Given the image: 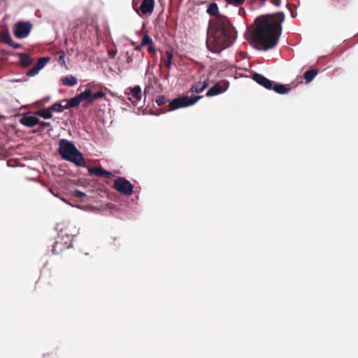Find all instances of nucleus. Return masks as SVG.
Segmentation results:
<instances>
[{"mask_svg": "<svg viewBox=\"0 0 358 358\" xmlns=\"http://www.w3.org/2000/svg\"><path fill=\"white\" fill-rule=\"evenodd\" d=\"M285 20L282 12L267 14L257 17L251 26L249 40L255 48L266 51L273 48L282 34V24Z\"/></svg>", "mask_w": 358, "mask_h": 358, "instance_id": "1", "label": "nucleus"}, {"mask_svg": "<svg viewBox=\"0 0 358 358\" xmlns=\"http://www.w3.org/2000/svg\"><path fill=\"white\" fill-rule=\"evenodd\" d=\"M236 36V31L229 19L225 16H217L209 22L206 45L212 52H220L230 47Z\"/></svg>", "mask_w": 358, "mask_h": 358, "instance_id": "2", "label": "nucleus"}, {"mask_svg": "<svg viewBox=\"0 0 358 358\" xmlns=\"http://www.w3.org/2000/svg\"><path fill=\"white\" fill-rule=\"evenodd\" d=\"M58 152L62 158L77 166H85V161L83 154L77 149L74 143L66 139L59 141Z\"/></svg>", "mask_w": 358, "mask_h": 358, "instance_id": "3", "label": "nucleus"}, {"mask_svg": "<svg viewBox=\"0 0 358 358\" xmlns=\"http://www.w3.org/2000/svg\"><path fill=\"white\" fill-rule=\"evenodd\" d=\"M65 233L66 231L61 230V234H58V237L52 246V253L59 255L64 250L72 247V241H70V236Z\"/></svg>", "mask_w": 358, "mask_h": 358, "instance_id": "4", "label": "nucleus"}, {"mask_svg": "<svg viewBox=\"0 0 358 358\" xmlns=\"http://www.w3.org/2000/svg\"><path fill=\"white\" fill-rule=\"evenodd\" d=\"M202 96H195L193 97H189L187 96H180L174 99L169 103V108L171 110H176L182 107H187L192 106L196 103Z\"/></svg>", "mask_w": 358, "mask_h": 358, "instance_id": "5", "label": "nucleus"}, {"mask_svg": "<svg viewBox=\"0 0 358 358\" xmlns=\"http://www.w3.org/2000/svg\"><path fill=\"white\" fill-rule=\"evenodd\" d=\"M113 187L116 191L125 196H129L133 193V185L123 177H117L114 180Z\"/></svg>", "mask_w": 358, "mask_h": 358, "instance_id": "6", "label": "nucleus"}, {"mask_svg": "<svg viewBox=\"0 0 358 358\" xmlns=\"http://www.w3.org/2000/svg\"><path fill=\"white\" fill-rule=\"evenodd\" d=\"M32 28V25L29 22L20 21L17 22L13 27L14 35L17 38H24L29 36Z\"/></svg>", "mask_w": 358, "mask_h": 358, "instance_id": "7", "label": "nucleus"}, {"mask_svg": "<svg viewBox=\"0 0 358 358\" xmlns=\"http://www.w3.org/2000/svg\"><path fill=\"white\" fill-rule=\"evenodd\" d=\"M125 94H127V99L136 106L142 98L141 88L138 85L127 89Z\"/></svg>", "mask_w": 358, "mask_h": 358, "instance_id": "8", "label": "nucleus"}, {"mask_svg": "<svg viewBox=\"0 0 358 358\" xmlns=\"http://www.w3.org/2000/svg\"><path fill=\"white\" fill-rule=\"evenodd\" d=\"M229 83L226 80H221L215 84L206 92L207 96H213L224 92L229 87Z\"/></svg>", "mask_w": 358, "mask_h": 358, "instance_id": "9", "label": "nucleus"}, {"mask_svg": "<svg viewBox=\"0 0 358 358\" xmlns=\"http://www.w3.org/2000/svg\"><path fill=\"white\" fill-rule=\"evenodd\" d=\"M90 99V88L87 87L85 90L78 94L77 96L70 99L68 101V106L71 108L76 107L80 104L83 101H87Z\"/></svg>", "mask_w": 358, "mask_h": 358, "instance_id": "10", "label": "nucleus"}, {"mask_svg": "<svg viewBox=\"0 0 358 358\" xmlns=\"http://www.w3.org/2000/svg\"><path fill=\"white\" fill-rule=\"evenodd\" d=\"M57 229L59 231V234H61V230L66 231L65 234H67L68 236H70V241H71L73 240V237L78 234L76 227L70 222H62L58 224Z\"/></svg>", "mask_w": 358, "mask_h": 358, "instance_id": "11", "label": "nucleus"}, {"mask_svg": "<svg viewBox=\"0 0 358 358\" xmlns=\"http://www.w3.org/2000/svg\"><path fill=\"white\" fill-rule=\"evenodd\" d=\"M252 79L259 85L264 87L266 89L272 90L273 82L264 77L263 75L255 73L252 75Z\"/></svg>", "mask_w": 358, "mask_h": 358, "instance_id": "12", "label": "nucleus"}, {"mask_svg": "<svg viewBox=\"0 0 358 358\" xmlns=\"http://www.w3.org/2000/svg\"><path fill=\"white\" fill-rule=\"evenodd\" d=\"M0 41L8 44L15 49L20 48L21 46L20 44L16 43L13 41L8 30H3L0 32Z\"/></svg>", "mask_w": 358, "mask_h": 358, "instance_id": "13", "label": "nucleus"}, {"mask_svg": "<svg viewBox=\"0 0 358 358\" xmlns=\"http://www.w3.org/2000/svg\"><path fill=\"white\" fill-rule=\"evenodd\" d=\"M94 175L99 178H104L110 179L114 176V175L102 167H93L91 166V176Z\"/></svg>", "mask_w": 358, "mask_h": 358, "instance_id": "14", "label": "nucleus"}, {"mask_svg": "<svg viewBox=\"0 0 358 358\" xmlns=\"http://www.w3.org/2000/svg\"><path fill=\"white\" fill-rule=\"evenodd\" d=\"M20 122L28 127H32L39 122V119L33 115H24L20 120Z\"/></svg>", "mask_w": 358, "mask_h": 358, "instance_id": "15", "label": "nucleus"}, {"mask_svg": "<svg viewBox=\"0 0 358 358\" xmlns=\"http://www.w3.org/2000/svg\"><path fill=\"white\" fill-rule=\"evenodd\" d=\"M155 1L154 0H143L141 5L139 8L142 14L146 15L151 13L154 9Z\"/></svg>", "mask_w": 358, "mask_h": 358, "instance_id": "16", "label": "nucleus"}, {"mask_svg": "<svg viewBox=\"0 0 358 358\" xmlns=\"http://www.w3.org/2000/svg\"><path fill=\"white\" fill-rule=\"evenodd\" d=\"M101 98L106 99V94L103 92V88H101L99 91H96L95 87L91 85V103Z\"/></svg>", "mask_w": 358, "mask_h": 358, "instance_id": "17", "label": "nucleus"}, {"mask_svg": "<svg viewBox=\"0 0 358 358\" xmlns=\"http://www.w3.org/2000/svg\"><path fill=\"white\" fill-rule=\"evenodd\" d=\"M31 57L26 53L20 54V62L23 67H27L32 63Z\"/></svg>", "mask_w": 358, "mask_h": 358, "instance_id": "18", "label": "nucleus"}, {"mask_svg": "<svg viewBox=\"0 0 358 358\" xmlns=\"http://www.w3.org/2000/svg\"><path fill=\"white\" fill-rule=\"evenodd\" d=\"M88 192L86 187H83V189L77 188L73 191V196L83 201V198L87 197V194Z\"/></svg>", "mask_w": 358, "mask_h": 358, "instance_id": "19", "label": "nucleus"}, {"mask_svg": "<svg viewBox=\"0 0 358 358\" xmlns=\"http://www.w3.org/2000/svg\"><path fill=\"white\" fill-rule=\"evenodd\" d=\"M207 12L209 15L214 16V17L222 16L219 14L218 7L215 3H211L208 5Z\"/></svg>", "mask_w": 358, "mask_h": 358, "instance_id": "20", "label": "nucleus"}, {"mask_svg": "<svg viewBox=\"0 0 358 358\" xmlns=\"http://www.w3.org/2000/svg\"><path fill=\"white\" fill-rule=\"evenodd\" d=\"M173 53L171 51L166 52V57L162 59V62L164 63V66L170 69L172 66Z\"/></svg>", "mask_w": 358, "mask_h": 358, "instance_id": "21", "label": "nucleus"}, {"mask_svg": "<svg viewBox=\"0 0 358 358\" xmlns=\"http://www.w3.org/2000/svg\"><path fill=\"white\" fill-rule=\"evenodd\" d=\"M317 69L308 70L304 73V79L306 80V83H310L314 79V78L317 75Z\"/></svg>", "mask_w": 358, "mask_h": 358, "instance_id": "22", "label": "nucleus"}, {"mask_svg": "<svg viewBox=\"0 0 358 358\" xmlns=\"http://www.w3.org/2000/svg\"><path fill=\"white\" fill-rule=\"evenodd\" d=\"M272 90H273L276 93L283 94H287L290 91V88L286 87L285 85L281 84H277L274 86L273 85Z\"/></svg>", "mask_w": 358, "mask_h": 358, "instance_id": "23", "label": "nucleus"}, {"mask_svg": "<svg viewBox=\"0 0 358 358\" xmlns=\"http://www.w3.org/2000/svg\"><path fill=\"white\" fill-rule=\"evenodd\" d=\"M62 83L65 86H73L77 83V79L73 76H67L62 79Z\"/></svg>", "mask_w": 358, "mask_h": 358, "instance_id": "24", "label": "nucleus"}, {"mask_svg": "<svg viewBox=\"0 0 358 358\" xmlns=\"http://www.w3.org/2000/svg\"><path fill=\"white\" fill-rule=\"evenodd\" d=\"M36 113L44 119H50L52 117V112L50 108L39 109Z\"/></svg>", "mask_w": 358, "mask_h": 358, "instance_id": "25", "label": "nucleus"}, {"mask_svg": "<svg viewBox=\"0 0 358 358\" xmlns=\"http://www.w3.org/2000/svg\"><path fill=\"white\" fill-rule=\"evenodd\" d=\"M206 88L205 84H201V81L195 83L192 85L190 91L192 92L200 93L202 92Z\"/></svg>", "mask_w": 358, "mask_h": 358, "instance_id": "26", "label": "nucleus"}, {"mask_svg": "<svg viewBox=\"0 0 358 358\" xmlns=\"http://www.w3.org/2000/svg\"><path fill=\"white\" fill-rule=\"evenodd\" d=\"M48 61H49V57H41L38 60L36 66V67H38L39 69V70H41V69H43L45 66V65L46 64V63Z\"/></svg>", "mask_w": 358, "mask_h": 358, "instance_id": "27", "label": "nucleus"}, {"mask_svg": "<svg viewBox=\"0 0 358 358\" xmlns=\"http://www.w3.org/2000/svg\"><path fill=\"white\" fill-rule=\"evenodd\" d=\"M152 43H153L152 38L148 34H145L141 42V46H145L151 44Z\"/></svg>", "mask_w": 358, "mask_h": 358, "instance_id": "28", "label": "nucleus"}, {"mask_svg": "<svg viewBox=\"0 0 358 358\" xmlns=\"http://www.w3.org/2000/svg\"><path fill=\"white\" fill-rule=\"evenodd\" d=\"M56 59L62 66H65L64 53L59 52L56 55Z\"/></svg>", "mask_w": 358, "mask_h": 358, "instance_id": "29", "label": "nucleus"}, {"mask_svg": "<svg viewBox=\"0 0 358 358\" xmlns=\"http://www.w3.org/2000/svg\"><path fill=\"white\" fill-rule=\"evenodd\" d=\"M51 112H61L62 110V104L59 103H54L51 107H50Z\"/></svg>", "mask_w": 358, "mask_h": 358, "instance_id": "30", "label": "nucleus"}, {"mask_svg": "<svg viewBox=\"0 0 358 358\" xmlns=\"http://www.w3.org/2000/svg\"><path fill=\"white\" fill-rule=\"evenodd\" d=\"M39 69L38 67H36V66L35 65L32 69H31L30 70H29L27 73V76H34L35 75H36L38 72H39Z\"/></svg>", "mask_w": 358, "mask_h": 358, "instance_id": "31", "label": "nucleus"}, {"mask_svg": "<svg viewBox=\"0 0 358 358\" xmlns=\"http://www.w3.org/2000/svg\"><path fill=\"white\" fill-rule=\"evenodd\" d=\"M156 102L158 106H161L166 103V99L164 96H158L156 98Z\"/></svg>", "mask_w": 358, "mask_h": 358, "instance_id": "32", "label": "nucleus"}, {"mask_svg": "<svg viewBox=\"0 0 358 358\" xmlns=\"http://www.w3.org/2000/svg\"><path fill=\"white\" fill-rule=\"evenodd\" d=\"M148 45V52H149V53H151V54H152V53H155V52H156V48H155V45L154 42H153V43H151V44H150V45Z\"/></svg>", "mask_w": 358, "mask_h": 358, "instance_id": "33", "label": "nucleus"}, {"mask_svg": "<svg viewBox=\"0 0 358 358\" xmlns=\"http://www.w3.org/2000/svg\"><path fill=\"white\" fill-rule=\"evenodd\" d=\"M244 1H245V0H228V2L229 3L234 4V5L238 6L240 5H242Z\"/></svg>", "mask_w": 358, "mask_h": 358, "instance_id": "34", "label": "nucleus"}, {"mask_svg": "<svg viewBox=\"0 0 358 358\" xmlns=\"http://www.w3.org/2000/svg\"><path fill=\"white\" fill-rule=\"evenodd\" d=\"M38 124H39L42 128H45V127H50V123L45 122H42V121H40V120H39V122Z\"/></svg>", "mask_w": 358, "mask_h": 358, "instance_id": "35", "label": "nucleus"}, {"mask_svg": "<svg viewBox=\"0 0 358 358\" xmlns=\"http://www.w3.org/2000/svg\"><path fill=\"white\" fill-rule=\"evenodd\" d=\"M117 54L116 50H108V55L111 58H113Z\"/></svg>", "mask_w": 358, "mask_h": 358, "instance_id": "36", "label": "nucleus"}, {"mask_svg": "<svg viewBox=\"0 0 358 358\" xmlns=\"http://www.w3.org/2000/svg\"><path fill=\"white\" fill-rule=\"evenodd\" d=\"M271 3L275 6H279L281 3V0H271Z\"/></svg>", "mask_w": 358, "mask_h": 358, "instance_id": "37", "label": "nucleus"}, {"mask_svg": "<svg viewBox=\"0 0 358 358\" xmlns=\"http://www.w3.org/2000/svg\"><path fill=\"white\" fill-rule=\"evenodd\" d=\"M201 84H205L206 85V87H207L208 86V85H209V80L208 79H206L205 80L201 81Z\"/></svg>", "mask_w": 358, "mask_h": 358, "instance_id": "38", "label": "nucleus"}, {"mask_svg": "<svg viewBox=\"0 0 358 358\" xmlns=\"http://www.w3.org/2000/svg\"><path fill=\"white\" fill-rule=\"evenodd\" d=\"M62 110L63 109H69L71 108V106H68V101H66V103L65 105H62Z\"/></svg>", "mask_w": 358, "mask_h": 358, "instance_id": "39", "label": "nucleus"}, {"mask_svg": "<svg viewBox=\"0 0 358 358\" xmlns=\"http://www.w3.org/2000/svg\"><path fill=\"white\" fill-rule=\"evenodd\" d=\"M143 46H141V43L136 47V50H140L142 48Z\"/></svg>", "mask_w": 358, "mask_h": 358, "instance_id": "40", "label": "nucleus"}, {"mask_svg": "<svg viewBox=\"0 0 358 358\" xmlns=\"http://www.w3.org/2000/svg\"><path fill=\"white\" fill-rule=\"evenodd\" d=\"M148 92V87L145 88L144 93L146 94Z\"/></svg>", "mask_w": 358, "mask_h": 358, "instance_id": "41", "label": "nucleus"}, {"mask_svg": "<svg viewBox=\"0 0 358 358\" xmlns=\"http://www.w3.org/2000/svg\"><path fill=\"white\" fill-rule=\"evenodd\" d=\"M347 0H337L338 2H343V1H346Z\"/></svg>", "mask_w": 358, "mask_h": 358, "instance_id": "42", "label": "nucleus"}, {"mask_svg": "<svg viewBox=\"0 0 358 358\" xmlns=\"http://www.w3.org/2000/svg\"><path fill=\"white\" fill-rule=\"evenodd\" d=\"M136 13H137L138 14H139V10H138L136 9Z\"/></svg>", "mask_w": 358, "mask_h": 358, "instance_id": "43", "label": "nucleus"}, {"mask_svg": "<svg viewBox=\"0 0 358 358\" xmlns=\"http://www.w3.org/2000/svg\"><path fill=\"white\" fill-rule=\"evenodd\" d=\"M262 3H264L266 0H260Z\"/></svg>", "mask_w": 358, "mask_h": 358, "instance_id": "44", "label": "nucleus"}]
</instances>
